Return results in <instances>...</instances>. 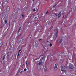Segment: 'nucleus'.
Returning a JSON list of instances; mask_svg holds the SVG:
<instances>
[{"label": "nucleus", "mask_w": 76, "mask_h": 76, "mask_svg": "<svg viewBox=\"0 0 76 76\" xmlns=\"http://www.w3.org/2000/svg\"><path fill=\"white\" fill-rule=\"evenodd\" d=\"M45 57H46L45 56H42L41 58L40 61H45Z\"/></svg>", "instance_id": "nucleus-1"}, {"label": "nucleus", "mask_w": 76, "mask_h": 76, "mask_svg": "<svg viewBox=\"0 0 76 76\" xmlns=\"http://www.w3.org/2000/svg\"><path fill=\"white\" fill-rule=\"evenodd\" d=\"M55 16H57V14H56L55 13H52V14L51 17H52V18H55Z\"/></svg>", "instance_id": "nucleus-2"}, {"label": "nucleus", "mask_w": 76, "mask_h": 76, "mask_svg": "<svg viewBox=\"0 0 76 76\" xmlns=\"http://www.w3.org/2000/svg\"><path fill=\"white\" fill-rule=\"evenodd\" d=\"M69 68L70 69H73V66L72 64H71L69 66Z\"/></svg>", "instance_id": "nucleus-3"}, {"label": "nucleus", "mask_w": 76, "mask_h": 76, "mask_svg": "<svg viewBox=\"0 0 76 76\" xmlns=\"http://www.w3.org/2000/svg\"><path fill=\"white\" fill-rule=\"evenodd\" d=\"M56 34H55V35L56 37H57V34H58V29L57 28H56Z\"/></svg>", "instance_id": "nucleus-4"}, {"label": "nucleus", "mask_w": 76, "mask_h": 76, "mask_svg": "<svg viewBox=\"0 0 76 76\" xmlns=\"http://www.w3.org/2000/svg\"><path fill=\"white\" fill-rule=\"evenodd\" d=\"M61 16V13L60 12L58 14H57V16H56V17H57L58 18H59L60 16Z\"/></svg>", "instance_id": "nucleus-5"}, {"label": "nucleus", "mask_w": 76, "mask_h": 76, "mask_svg": "<svg viewBox=\"0 0 76 76\" xmlns=\"http://www.w3.org/2000/svg\"><path fill=\"white\" fill-rule=\"evenodd\" d=\"M39 65H42V61L39 62L38 63Z\"/></svg>", "instance_id": "nucleus-6"}, {"label": "nucleus", "mask_w": 76, "mask_h": 76, "mask_svg": "<svg viewBox=\"0 0 76 76\" xmlns=\"http://www.w3.org/2000/svg\"><path fill=\"white\" fill-rule=\"evenodd\" d=\"M46 15H50V13H49V12H48V11H47V12H46Z\"/></svg>", "instance_id": "nucleus-7"}, {"label": "nucleus", "mask_w": 76, "mask_h": 76, "mask_svg": "<svg viewBox=\"0 0 76 76\" xmlns=\"http://www.w3.org/2000/svg\"><path fill=\"white\" fill-rule=\"evenodd\" d=\"M10 8L9 7V6H7V7H6V10H10Z\"/></svg>", "instance_id": "nucleus-8"}, {"label": "nucleus", "mask_w": 76, "mask_h": 76, "mask_svg": "<svg viewBox=\"0 0 76 76\" xmlns=\"http://www.w3.org/2000/svg\"><path fill=\"white\" fill-rule=\"evenodd\" d=\"M62 41H63V40H62V39H60V41H59V44H60L61 43V42H62Z\"/></svg>", "instance_id": "nucleus-9"}, {"label": "nucleus", "mask_w": 76, "mask_h": 76, "mask_svg": "<svg viewBox=\"0 0 76 76\" xmlns=\"http://www.w3.org/2000/svg\"><path fill=\"white\" fill-rule=\"evenodd\" d=\"M61 68L62 70H63L64 69V68L63 67V66H61Z\"/></svg>", "instance_id": "nucleus-10"}, {"label": "nucleus", "mask_w": 76, "mask_h": 76, "mask_svg": "<svg viewBox=\"0 0 76 76\" xmlns=\"http://www.w3.org/2000/svg\"><path fill=\"white\" fill-rule=\"evenodd\" d=\"M21 28V27H20L18 31V32H20V31Z\"/></svg>", "instance_id": "nucleus-11"}, {"label": "nucleus", "mask_w": 76, "mask_h": 76, "mask_svg": "<svg viewBox=\"0 0 76 76\" xmlns=\"http://www.w3.org/2000/svg\"><path fill=\"white\" fill-rule=\"evenodd\" d=\"M55 67L56 69H57V66L56 64L55 65Z\"/></svg>", "instance_id": "nucleus-12"}, {"label": "nucleus", "mask_w": 76, "mask_h": 76, "mask_svg": "<svg viewBox=\"0 0 76 76\" xmlns=\"http://www.w3.org/2000/svg\"><path fill=\"white\" fill-rule=\"evenodd\" d=\"M62 71L63 72V73H66V71L64 70H62Z\"/></svg>", "instance_id": "nucleus-13"}, {"label": "nucleus", "mask_w": 76, "mask_h": 76, "mask_svg": "<svg viewBox=\"0 0 76 76\" xmlns=\"http://www.w3.org/2000/svg\"><path fill=\"white\" fill-rule=\"evenodd\" d=\"M21 50H22L21 49H20V50L18 52V53H20V51H21Z\"/></svg>", "instance_id": "nucleus-14"}, {"label": "nucleus", "mask_w": 76, "mask_h": 76, "mask_svg": "<svg viewBox=\"0 0 76 76\" xmlns=\"http://www.w3.org/2000/svg\"><path fill=\"white\" fill-rule=\"evenodd\" d=\"M33 10L34 12H35V11H36V10H35V9L34 8V9Z\"/></svg>", "instance_id": "nucleus-15"}, {"label": "nucleus", "mask_w": 76, "mask_h": 76, "mask_svg": "<svg viewBox=\"0 0 76 76\" xmlns=\"http://www.w3.org/2000/svg\"><path fill=\"white\" fill-rule=\"evenodd\" d=\"M50 47H51L52 46V44L50 43L49 45Z\"/></svg>", "instance_id": "nucleus-16"}, {"label": "nucleus", "mask_w": 76, "mask_h": 76, "mask_svg": "<svg viewBox=\"0 0 76 76\" xmlns=\"http://www.w3.org/2000/svg\"><path fill=\"white\" fill-rule=\"evenodd\" d=\"M47 68H45V69H44V70H45V71H47Z\"/></svg>", "instance_id": "nucleus-17"}, {"label": "nucleus", "mask_w": 76, "mask_h": 76, "mask_svg": "<svg viewBox=\"0 0 76 76\" xmlns=\"http://www.w3.org/2000/svg\"><path fill=\"white\" fill-rule=\"evenodd\" d=\"M56 6H57V4H55V5L53 6V7H56Z\"/></svg>", "instance_id": "nucleus-18"}, {"label": "nucleus", "mask_w": 76, "mask_h": 76, "mask_svg": "<svg viewBox=\"0 0 76 76\" xmlns=\"http://www.w3.org/2000/svg\"><path fill=\"white\" fill-rule=\"evenodd\" d=\"M22 18H24V17L25 16V15H22Z\"/></svg>", "instance_id": "nucleus-19"}, {"label": "nucleus", "mask_w": 76, "mask_h": 76, "mask_svg": "<svg viewBox=\"0 0 76 76\" xmlns=\"http://www.w3.org/2000/svg\"><path fill=\"white\" fill-rule=\"evenodd\" d=\"M5 24H6L7 23V20H5Z\"/></svg>", "instance_id": "nucleus-20"}, {"label": "nucleus", "mask_w": 76, "mask_h": 76, "mask_svg": "<svg viewBox=\"0 0 76 76\" xmlns=\"http://www.w3.org/2000/svg\"><path fill=\"white\" fill-rule=\"evenodd\" d=\"M4 59H5V57H3V58L2 59L3 60H4Z\"/></svg>", "instance_id": "nucleus-21"}, {"label": "nucleus", "mask_w": 76, "mask_h": 76, "mask_svg": "<svg viewBox=\"0 0 76 76\" xmlns=\"http://www.w3.org/2000/svg\"><path fill=\"white\" fill-rule=\"evenodd\" d=\"M26 70H27L26 69V68L25 69L24 71H26Z\"/></svg>", "instance_id": "nucleus-22"}, {"label": "nucleus", "mask_w": 76, "mask_h": 76, "mask_svg": "<svg viewBox=\"0 0 76 76\" xmlns=\"http://www.w3.org/2000/svg\"><path fill=\"white\" fill-rule=\"evenodd\" d=\"M6 56V55H4L3 56V57H5V56Z\"/></svg>", "instance_id": "nucleus-23"}, {"label": "nucleus", "mask_w": 76, "mask_h": 76, "mask_svg": "<svg viewBox=\"0 0 76 76\" xmlns=\"http://www.w3.org/2000/svg\"><path fill=\"white\" fill-rule=\"evenodd\" d=\"M47 42H48V43H49V41H47Z\"/></svg>", "instance_id": "nucleus-24"}, {"label": "nucleus", "mask_w": 76, "mask_h": 76, "mask_svg": "<svg viewBox=\"0 0 76 76\" xmlns=\"http://www.w3.org/2000/svg\"><path fill=\"white\" fill-rule=\"evenodd\" d=\"M18 56H19V53H18V55H17Z\"/></svg>", "instance_id": "nucleus-25"}, {"label": "nucleus", "mask_w": 76, "mask_h": 76, "mask_svg": "<svg viewBox=\"0 0 76 76\" xmlns=\"http://www.w3.org/2000/svg\"><path fill=\"white\" fill-rule=\"evenodd\" d=\"M49 22H48H48H47V23H49Z\"/></svg>", "instance_id": "nucleus-26"}, {"label": "nucleus", "mask_w": 76, "mask_h": 76, "mask_svg": "<svg viewBox=\"0 0 76 76\" xmlns=\"http://www.w3.org/2000/svg\"><path fill=\"white\" fill-rule=\"evenodd\" d=\"M22 72H23V71H21V72H20V73H22Z\"/></svg>", "instance_id": "nucleus-27"}, {"label": "nucleus", "mask_w": 76, "mask_h": 76, "mask_svg": "<svg viewBox=\"0 0 76 76\" xmlns=\"http://www.w3.org/2000/svg\"><path fill=\"white\" fill-rule=\"evenodd\" d=\"M40 40H42V39H40Z\"/></svg>", "instance_id": "nucleus-28"}, {"label": "nucleus", "mask_w": 76, "mask_h": 76, "mask_svg": "<svg viewBox=\"0 0 76 76\" xmlns=\"http://www.w3.org/2000/svg\"><path fill=\"white\" fill-rule=\"evenodd\" d=\"M26 66H28V64H27L26 65Z\"/></svg>", "instance_id": "nucleus-29"}, {"label": "nucleus", "mask_w": 76, "mask_h": 76, "mask_svg": "<svg viewBox=\"0 0 76 76\" xmlns=\"http://www.w3.org/2000/svg\"><path fill=\"white\" fill-rule=\"evenodd\" d=\"M32 1H34V0H32Z\"/></svg>", "instance_id": "nucleus-30"}, {"label": "nucleus", "mask_w": 76, "mask_h": 76, "mask_svg": "<svg viewBox=\"0 0 76 76\" xmlns=\"http://www.w3.org/2000/svg\"><path fill=\"white\" fill-rule=\"evenodd\" d=\"M35 45H36V44H35Z\"/></svg>", "instance_id": "nucleus-31"}, {"label": "nucleus", "mask_w": 76, "mask_h": 76, "mask_svg": "<svg viewBox=\"0 0 76 76\" xmlns=\"http://www.w3.org/2000/svg\"><path fill=\"white\" fill-rule=\"evenodd\" d=\"M36 48H37V47H36Z\"/></svg>", "instance_id": "nucleus-32"}, {"label": "nucleus", "mask_w": 76, "mask_h": 76, "mask_svg": "<svg viewBox=\"0 0 76 76\" xmlns=\"http://www.w3.org/2000/svg\"><path fill=\"white\" fill-rule=\"evenodd\" d=\"M0 44H1V43H0Z\"/></svg>", "instance_id": "nucleus-33"}]
</instances>
